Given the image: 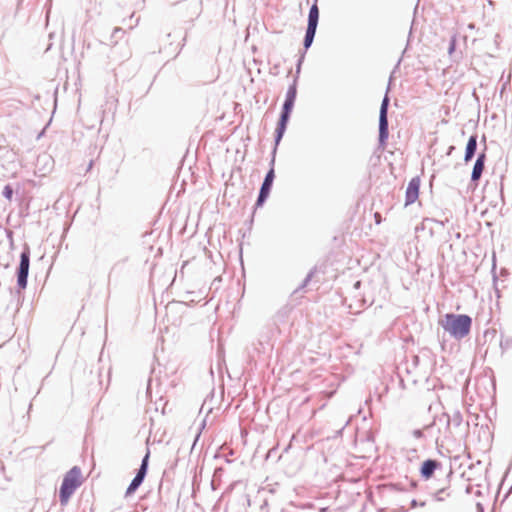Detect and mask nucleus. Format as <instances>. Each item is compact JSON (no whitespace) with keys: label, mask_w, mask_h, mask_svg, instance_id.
<instances>
[{"label":"nucleus","mask_w":512,"mask_h":512,"mask_svg":"<svg viewBox=\"0 0 512 512\" xmlns=\"http://www.w3.org/2000/svg\"><path fill=\"white\" fill-rule=\"evenodd\" d=\"M374 219H375L376 224H380L382 222L381 214L379 212H376L374 214Z\"/></svg>","instance_id":"15"},{"label":"nucleus","mask_w":512,"mask_h":512,"mask_svg":"<svg viewBox=\"0 0 512 512\" xmlns=\"http://www.w3.org/2000/svg\"><path fill=\"white\" fill-rule=\"evenodd\" d=\"M29 263H30L29 253L28 252H23L21 254L19 271H18V285L21 288H25L26 284H27V276H28V271H29Z\"/></svg>","instance_id":"6"},{"label":"nucleus","mask_w":512,"mask_h":512,"mask_svg":"<svg viewBox=\"0 0 512 512\" xmlns=\"http://www.w3.org/2000/svg\"><path fill=\"white\" fill-rule=\"evenodd\" d=\"M3 195L8 199V200H11L12 198V195H13V189L10 185H7L4 187V190H3Z\"/></svg>","instance_id":"14"},{"label":"nucleus","mask_w":512,"mask_h":512,"mask_svg":"<svg viewBox=\"0 0 512 512\" xmlns=\"http://www.w3.org/2000/svg\"><path fill=\"white\" fill-rule=\"evenodd\" d=\"M485 160H486L485 153H481L478 156V158L474 164V167H473V171H472V175H471V179L473 181H477L481 177L483 170H484V166H485Z\"/></svg>","instance_id":"10"},{"label":"nucleus","mask_w":512,"mask_h":512,"mask_svg":"<svg viewBox=\"0 0 512 512\" xmlns=\"http://www.w3.org/2000/svg\"><path fill=\"white\" fill-rule=\"evenodd\" d=\"M440 467V462L436 461V460H426L423 462L422 466H421V476L425 479H430L433 474H434V471L436 469H438Z\"/></svg>","instance_id":"9"},{"label":"nucleus","mask_w":512,"mask_h":512,"mask_svg":"<svg viewBox=\"0 0 512 512\" xmlns=\"http://www.w3.org/2000/svg\"><path fill=\"white\" fill-rule=\"evenodd\" d=\"M318 19H319V9H318L317 4L315 3L310 8L309 16H308V26H307L305 39H304V46L306 49L309 48L313 42L317 24H318Z\"/></svg>","instance_id":"4"},{"label":"nucleus","mask_w":512,"mask_h":512,"mask_svg":"<svg viewBox=\"0 0 512 512\" xmlns=\"http://www.w3.org/2000/svg\"><path fill=\"white\" fill-rule=\"evenodd\" d=\"M420 179L418 177L412 178L407 186L405 195V206L411 205L416 202L419 197Z\"/></svg>","instance_id":"5"},{"label":"nucleus","mask_w":512,"mask_h":512,"mask_svg":"<svg viewBox=\"0 0 512 512\" xmlns=\"http://www.w3.org/2000/svg\"><path fill=\"white\" fill-rule=\"evenodd\" d=\"M84 482L82 470L78 466L72 467L64 476L60 490L59 497L62 505H66L72 494Z\"/></svg>","instance_id":"2"},{"label":"nucleus","mask_w":512,"mask_h":512,"mask_svg":"<svg viewBox=\"0 0 512 512\" xmlns=\"http://www.w3.org/2000/svg\"><path fill=\"white\" fill-rule=\"evenodd\" d=\"M441 327L455 339H463L469 335L472 319L465 314H445L440 320Z\"/></svg>","instance_id":"1"},{"label":"nucleus","mask_w":512,"mask_h":512,"mask_svg":"<svg viewBox=\"0 0 512 512\" xmlns=\"http://www.w3.org/2000/svg\"><path fill=\"white\" fill-rule=\"evenodd\" d=\"M274 170L271 169L265 179H264V182L262 184V187L260 189V193H259V197H258V200H257V205L260 206L264 201L265 199L268 197L269 193H270V189H271V186H272V183H273V180H274Z\"/></svg>","instance_id":"8"},{"label":"nucleus","mask_w":512,"mask_h":512,"mask_svg":"<svg viewBox=\"0 0 512 512\" xmlns=\"http://www.w3.org/2000/svg\"><path fill=\"white\" fill-rule=\"evenodd\" d=\"M149 451L147 452V454L145 455L143 461H142V464H141V467L138 471V473L136 474V476L141 479V480H144L145 478V475L147 473V466H148V459H149Z\"/></svg>","instance_id":"12"},{"label":"nucleus","mask_w":512,"mask_h":512,"mask_svg":"<svg viewBox=\"0 0 512 512\" xmlns=\"http://www.w3.org/2000/svg\"><path fill=\"white\" fill-rule=\"evenodd\" d=\"M387 109H388V98L385 97L381 104L380 117H379V133H380L381 139L386 138L388 135Z\"/></svg>","instance_id":"7"},{"label":"nucleus","mask_w":512,"mask_h":512,"mask_svg":"<svg viewBox=\"0 0 512 512\" xmlns=\"http://www.w3.org/2000/svg\"><path fill=\"white\" fill-rule=\"evenodd\" d=\"M297 96V88L295 84H292L287 93H286V99L283 105V110L276 128V143H279L281 138L283 137V134L286 130V126L288 123V119L290 116V113L294 107V103Z\"/></svg>","instance_id":"3"},{"label":"nucleus","mask_w":512,"mask_h":512,"mask_svg":"<svg viewBox=\"0 0 512 512\" xmlns=\"http://www.w3.org/2000/svg\"><path fill=\"white\" fill-rule=\"evenodd\" d=\"M476 148H477V137L475 135H472L469 138L467 145H466L465 155H464L465 162H469L473 158Z\"/></svg>","instance_id":"11"},{"label":"nucleus","mask_w":512,"mask_h":512,"mask_svg":"<svg viewBox=\"0 0 512 512\" xmlns=\"http://www.w3.org/2000/svg\"><path fill=\"white\" fill-rule=\"evenodd\" d=\"M142 482H143V480H141L137 476H135L126 490V496L132 495L137 490V488L141 485Z\"/></svg>","instance_id":"13"}]
</instances>
